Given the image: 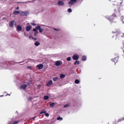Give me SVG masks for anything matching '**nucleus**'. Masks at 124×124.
I'll return each mask as SVG.
<instances>
[{"label":"nucleus","instance_id":"2f4dec72","mask_svg":"<svg viewBox=\"0 0 124 124\" xmlns=\"http://www.w3.org/2000/svg\"><path fill=\"white\" fill-rule=\"evenodd\" d=\"M39 31L40 32H42L43 31V30L42 29L40 28L39 30Z\"/></svg>","mask_w":124,"mask_h":124},{"label":"nucleus","instance_id":"58836bf2","mask_svg":"<svg viewBox=\"0 0 124 124\" xmlns=\"http://www.w3.org/2000/svg\"><path fill=\"white\" fill-rule=\"evenodd\" d=\"M31 24L32 25H33V26H35L36 25V24H35V23H31Z\"/></svg>","mask_w":124,"mask_h":124},{"label":"nucleus","instance_id":"b1692460","mask_svg":"<svg viewBox=\"0 0 124 124\" xmlns=\"http://www.w3.org/2000/svg\"><path fill=\"white\" fill-rule=\"evenodd\" d=\"M58 79V78L57 77L54 78L53 79V80L54 81H56Z\"/></svg>","mask_w":124,"mask_h":124},{"label":"nucleus","instance_id":"f257e3e1","mask_svg":"<svg viewBox=\"0 0 124 124\" xmlns=\"http://www.w3.org/2000/svg\"><path fill=\"white\" fill-rule=\"evenodd\" d=\"M115 17L116 16L115 15H113L111 16H109V17L107 16L106 18L108 19L111 22H115V21H113L115 18Z\"/></svg>","mask_w":124,"mask_h":124},{"label":"nucleus","instance_id":"c85d7f7f","mask_svg":"<svg viewBox=\"0 0 124 124\" xmlns=\"http://www.w3.org/2000/svg\"><path fill=\"white\" fill-rule=\"evenodd\" d=\"M71 59V58L70 57H68L67 58V60L68 61H70Z\"/></svg>","mask_w":124,"mask_h":124},{"label":"nucleus","instance_id":"ddd939ff","mask_svg":"<svg viewBox=\"0 0 124 124\" xmlns=\"http://www.w3.org/2000/svg\"><path fill=\"white\" fill-rule=\"evenodd\" d=\"M118 59V57H116L114 59H112V61H114L115 63H116L117 62Z\"/></svg>","mask_w":124,"mask_h":124},{"label":"nucleus","instance_id":"f8f14e48","mask_svg":"<svg viewBox=\"0 0 124 124\" xmlns=\"http://www.w3.org/2000/svg\"><path fill=\"white\" fill-rule=\"evenodd\" d=\"M31 27L30 26H28L26 27V30L27 31H29L31 29Z\"/></svg>","mask_w":124,"mask_h":124},{"label":"nucleus","instance_id":"473e14b6","mask_svg":"<svg viewBox=\"0 0 124 124\" xmlns=\"http://www.w3.org/2000/svg\"><path fill=\"white\" fill-rule=\"evenodd\" d=\"M121 19L123 23H124V17L123 16H122Z\"/></svg>","mask_w":124,"mask_h":124},{"label":"nucleus","instance_id":"f704fd0d","mask_svg":"<svg viewBox=\"0 0 124 124\" xmlns=\"http://www.w3.org/2000/svg\"><path fill=\"white\" fill-rule=\"evenodd\" d=\"M38 33V31L35 32V33H34V35H36Z\"/></svg>","mask_w":124,"mask_h":124},{"label":"nucleus","instance_id":"412c9836","mask_svg":"<svg viewBox=\"0 0 124 124\" xmlns=\"http://www.w3.org/2000/svg\"><path fill=\"white\" fill-rule=\"evenodd\" d=\"M75 83L76 84H78L79 83V81L78 79H76L75 81Z\"/></svg>","mask_w":124,"mask_h":124},{"label":"nucleus","instance_id":"cd10ccee","mask_svg":"<svg viewBox=\"0 0 124 124\" xmlns=\"http://www.w3.org/2000/svg\"><path fill=\"white\" fill-rule=\"evenodd\" d=\"M24 35L25 36L27 37L28 35V33L27 32H24Z\"/></svg>","mask_w":124,"mask_h":124},{"label":"nucleus","instance_id":"de8ad7c7","mask_svg":"<svg viewBox=\"0 0 124 124\" xmlns=\"http://www.w3.org/2000/svg\"><path fill=\"white\" fill-rule=\"evenodd\" d=\"M3 96V95H0V97H1L2 96Z\"/></svg>","mask_w":124,"mask_h":124},{"label":"nucleus","instance_id":"4c0bfd02","mask_svg":"<svg viewBox=\"0 0 124 124\" xmlns=\"http://www.w3.org/2000/svg\"><path fill=\"white\" fill-rule=\"evenodd\" d=\"M37 29H33V31H34L35 32L36 31H38L37 30H36Z\"/></svg>","mask_w":124,"mask_h":124},{"label":"nucleus","instance_id":"c9c22d12","mask_svg":"<svg viewBox=\"0 0 124 124\" xmlns=\"http://www.w3.org/2000/svg\"><path fill=\"white\" fill-rule=\"evenodd\" d=\"M53 30L55 31H58L59 30V29H56L55 28H54L53 29Z\"/></svg>","mask_w":124,"mask_h":124},{"label":"nucleus","instance_id":"a19ab883","mask_svg":"<svg viewBox=\"0 0 124 124\" xmlns=\"http://www.w3.org/2000/svg\"><path fill=\"white\" fill-rule=\"evenodd\" d=\"M32 99V98L31 97H29L28 99L29 100H31Z\"/></svg>","mask_w":124,"mask_h":124},{"label":"nucleus","instance_id":"20e7f679","mask_svg":"<svg viewBox=\"0 0 124 124\" xmlns=\"http://www.w3.org/2000/svg\"><path fill=\"white\" fill-rule=\"evenodd\" d=\"M77 2V0H70L68 4L70 5H72L74 4Z\"/></svg>","mask_w":124,"mask_h":124},{"label":"nucleus","instance_id":"a211bd4d","mask_svg":"<svg viewBox=\"0 0 124 124\" xmlns=\"http://www.w3.org/2000/svg\"><path fill=\"white\" fill-rule=\"evenodd\" d=\"M79 64V62L78 61H76L75 62L74 64L75 65H76V64L78 65Z\"/></svg>","mask_w":124,"mask_h":124},{"label":"nucleus","instance_id":"2eb2a0df","mask_svg":"<svg viewBox=\"0 0 124 124\" xmlns=\"http://www.w3.org/2000/svg\"><path fill=\"white\" fill-rule=\"evenodd\" d=\"M36 46H38L40 45V43L38 41H36L34 44Z\"/></svg>","mask_w":124,"mask_h":124},{"label":"nucleus","instance_id":"0eeeda50","mask_svg":"<svg viewBox=\"0 0 124 124\" xmlns=\"http://www.w3.org/2000/svg\"><path fill=\"white\" fill-rule=\"evenodd\" d=\"M57 4L59 6H63L64 5V3L62 1H58Z\"/></svg>","mask_w":124,"mask_h":124},{"label":"nucleus","instance_id":"9d476101","mask_svg":"<svg viewBox=\"0 0 124 124\" xmlns=\"http://www.w3.org/2000/svg\"><path fill=\"white\" fill-rule=\"evenodd\" d=\"M36 67L39 69H42L43 65L42 64H40L37 65Z\"/></svg>","mask_w":124,"mask_h":124},{"label":"nucleus","instance_id":"7ed1b4c3","mask_svg":"<svg viewBox=\"0 0 124 124\" xmlns=\"http://www.w3.org/2000/svg\"><path fill=\"white\" fill-rule=\"evenodd\" d=\"M20 14L22 16H24L28 15L29 14V13L27 11H25L24 12H21L20 13Z\"/></svg>","mask_w":124,"mask_h":124},{"label":"nucleus","instance_id":"a878e982","mask_svg":"<svg viewBox=\"0 0 124 124\" xmlns=\"http://www.w3.org/2000/svg\"><path fill=\"white\" fill-rule=\"evenodd\" d=\"M49 97L48 96H44V98L45 100H47L48 98Z\"/></svg>","mask_w":124,"mask_h":124},{"label":"nucleus","instance_id":"f3484780","mask_svg":"<svg viewBox=\"0 0 124 124\" xmlns=\"http://www.w3.org/2000/svg\"><path fill=\"white\" fill-rule=\"evenodd\" d=\"M65 76V75L63 74H61L60 75V78L61 79H63L64 78Z\"/></svg>","mask_w":124,"mask_h":124},{"label":"nucleus","instance_id":"39448f33","mask_svg":"<svg viewBox=\"0 0 124 124\" xmlns=\"http://www.w3.org/2000/svg\"><path fill=\"white\" fill-rule=\"evenodd\" d=\"M62 63V62L61 61H58L55 62V65L56 66H59Z\"/></svg>","mask_w":124,"mask_h":124},{"label":"nucleus","instance_id":"aec40b11","mask_svg":"<svg viewBox=\"0 0 124 124\" xmlns=\"http://www.w3.org/2000/svg\"><path fill=\"white\" fill-rule=\"evenodd\" d=\"M117 12H115V14H116V15L117 16H119L120 15V12L119 11H118L117 13Z\"/></svg>","mask_w":124,"mask_h":124},{"label":"nucleus","instance_id":"09e8293b","mask_svg":"<svg viewBox=\"0 0 124 124\" xmlns=\"http://www.w3.org/2000/svg\"><path fill=\"white\" fill-rule=\"evenodd\" d=\"M36 117H34V118H32V119H33L34 118H35Z\"/></svg>","mask_w":124,"mask_h":124},{"label":"nucleus","instance_id":"9b49d317","mask_svg":"<svg viewBox=\"0 0 124 124\" xmlns=\"http://www.w3.org/2000/svg\"><path fill=\"white\" fill-rule=\"evenodd\" d=\"M27 86V85L26 84H24L22 85H21V89H22L23 90H25Z\"/></svg>","mask_w":124,"mask_h":124},{"label":"nucleus","instance_id":"ea45409f","mask_svg":"<svg viewBox=\"0 0 124 124\" xmlns=\"http://www.w3.org/2000/svg\"><path fill=\"white\" fill-rule=\"evenodd\" d=\"M120 119V120L119 121L123 120H124V118H121Z\"/></svg>","mask_w":124,"mask_h":124},{"label":"nucleus","instance_id":"423d86ee","mask_svg":"<svg viewBox=\"0 0 124 124\" xmlns=\"http://www.w3.org/2000/svg\"><path fill=\"white\" fill-rule=\"evenodd\" d=\"M15 22V21L13 20L11 21L9 23V26L11 27H12L14 26V23Z\"/></svg>","mask_w":124,"mask_h":124},{"label":"nucleus","instance_id":"c03bdc74","mask_svg":"<svg viewBox=\"0 0 124 124\" xmlns=\"http://www.w3.org/2000/svg\"><path fill=\"white\" fill-rule=\"evenodd\" d=\"M19 7H17L16 8V9H19Z\"/></svg>","mask_w":124,"mask_h":124},{"label":"nucleus","instance_id":"5701e85b","mask_svg":"<svg viewBox=\"0 0 124 124\" xmlns=\"http://www.w3.org/2000/svg\"><path fill=\"white\" fill-rule=\"evenodd\" d=\"M70 105V104H67L66 105H64V108L67 107L69 106Z\"/></svg>","mask_w":124,"mask_h":124},{"label":"nucleus","instance_id":"dca6fc26","mask_svg":"<svg viewBox=\"0 0 124 124\" xmlns=\"http://www.w3.org/2000/svg\"><path fill=\"white\" fill-rule=\"evenodd\" d=\"M20 13L19 11H15L14 13L13 14L15 15H17L19 14Z\"/></svg>","mask_w":124,"mask_h":124},{"label":"nucleus","instance_id":"49530a36","mask_svg":"<svg viewBox=\"0 0 124 124\" xmlns=\"http://www.w3.org/2000/svg\"><path fill=\"white\" fill-rule=\"evenodd\" d=\"M30 67H28V68H30Z\"/></svg>","mask_w":124,"mask_h":124},{"label":"nucleus","instance_id":"7c9ffc66","mask_svg":"<svg viewBox=\"0 0 124 124\" xmlns=\"http://www.w3.org/2000/svg\"><path fill=\"white\" fill-rule=\"evenodd\" d=\"M68 12L70 13L71 12H72V10L70 8L68 9Z\"/></svg>","mask_w":124,"mask_h":124},{"label":"nucleus","instance_id":"f03ea898","mask_svg":"<svg viewBox=\"0 0 124 124\" xmlns=\"http://www.w3.org/2000/svg\"><path fill=\"white\" fill-rule=\"evenodd\" d=\"M79 55L77 54H74L72 56V58L74 60H77L79 59Z\"/></svg>","mask_w":124,"mask_h":124},{"label":"nucleus","instance_id":"4468645a","mask_svg":"<svg viewBox=\"0 0 124 124\" xmlns=\"http://www.w3.org/2000/svg\"><path fill=\"white\" fill-rule=\"evenodd\" d=\"M82 60L83 61H85L86 60V57L85 56H83L82 57Z\"/></svg>","mask_w":124,"mask_h":124},{"label":"nucleus","instance_id":"72a5a7b5","mask_svg":"<svg viewBox=\"0 0 124 124\" xmlns=\"http://www.w3.org/2000/svg\"><path fill=\"white\" fill-rule=\"evenodd\" d=\"M45 115L46 117H48L49 116V115L48 113H45Z\"/></svg>","mask_w":124,"mask_h":124},{"label":"nucleus","instance_id":"a18cd8bd","mask_svg":"<svg viewBox=\"0 0 124 124\" xmlns=\"http://www.w3.org/2000/svg\"><path fill=\"white\" fill-rule=\"evenodd\" d=\"M10 94H7V95H9L10 96Z\"/></svg>","mask_w":124,"mask_h":124},{"label":"nucleus","instance_id":"4be33fe9","mask_svg":"<svg viewBox=\"0 0 124 124\" xmlns=\"http://www.w3.org/2000/svg\"><path fill=\"white\" fill-rule=\"evenodd\" d=\"M35 28L39 30L40 28V26H37L35 27Z\"/></svg>","mask_w":124,"mask_h":124},{"label":"nucleus","instance_id":"79ce46f5","mask_svg":"<svg viewBox=\"0 0 124 124\" xmlns=\"http://www.w3.org/2000/svg\"><path fill=\"white\" fill-rule=\"evenodd\" d=\"M122 34V35H121V36H121L122 38H123V37H124V35L123 34Z\"/></svg>","mask_w":124,"mask_h":124},{"label":"nucleus","instance_id":"6ab92c4d","mask_svg":"<svg viewBox=\"0 0 124 124\" xmlns=\"http://www.w3.org/2000/svg\"><path fill=\"white\" fill-rule=\"evenodd\" d=\"M55 104L54 103H51L50 105V106L51 108H52L55 105Z\"/></svg>","mask_w":124,"mask_h":124},{"label":"nucleus","instance_id":"393cba45","mask_svg":"<svg viewBox=\"0 0 124 124\" xmlns=\"http://www.w3.org/2000/svg\"><path fill=\"white\" fill-rule=\"evenodd\" d=\"M62 119H63L61 117H58L57 118V120H62Z\"/></svg>","mask_w":124,"mask_h":124},{"label":"nucleus","instance_id":"bb28decb","mask_svg":"<svg viewBox=\"0 0 124 124\" xmlns=\"http://www.w3.org/2000/svg\"><path fill=\"white\" fill-rule=\"evenodd\" d=\"M46 111L45 110H44L40 112V114H41L43 113H46Z\"/></svg>","mask_w":124,"mask_h":124},{"label":"nucleus","instance_id":"8fccbe9b","mask_svg":"<svg viewBox=\"0 0 124 124\" xmlns=\"http://www.w3.org/2000/svg\"><path fill=\"white\" fill-rule=\"evenodd\" d=\"M28 85H29V84L28 83Z\"/></svg>","mask_w":124,"mask_h":124},{"label":"nucleus","instance_id":"6e6552de","mask_svg":"<svg viewBox=\"0 0 124 124\" xmlns=\"http://www.w3.org/2000/svg\"><path fill=\"white\" fill-rule=\"evenodd\" d=\"M53 83L52 81L51 80H50L46 84V85L48 86H49L51 85Z\"/></svg>","mask_w":124,"mask_h":124},{"label":"nucleus","instance_id":"1a4fd4ad","mask_svg":"<svg viewBox=\"0 0 124 124\" xmlns=\"http://www.w3.org/2000/svg\"><path fill=\"white\" fill-rule=\"evenodd\" d=\"M16 29L18 31H21L22 29V27L21 26L19 25H18L17 26Z\"/></svg>","mask_w":124,"mask_h":124},{"label":"nucleus","instance_id":"e433bc0d","mask_svg":"<svg viewBox=\"0 0 124 124\" xmlns=\"http://www.w3.org/2000/svg\"><path fill=\"white\" fill-rule=\"evenodd\" d=\"M29 38L30 39H33V37L31 36H30V37H29Z\"/></svg>","mask_w":124,"mask_h":124},{"label":"nucleus","instance_id":"c756f323","mask_svg":"<svg viewBox=\"0 0 124 124\" xmlns=\"http://www.w3.org/2000/svg\"><path fill=\"white\" fill-rule=\"evenodd\" d=\"M19 122L18 121H14L13 123L14 124H16Z\"/></svg>","mask_w":124,"mask_h":124},{"label":"nucleus","instance_id":"37998d69","mask_svg":"<svg viewBox=\"0 0 124 124\" xmlns=\"http://www.w3.org/2000/svg\"><path fill=\"white\" fill-rule=\"evenodd\" d=\"M24 62L23 61H22V62H18V63H22V62Z\"/></svg>","mask_w":124,"mask_h":124}]
</instances>
